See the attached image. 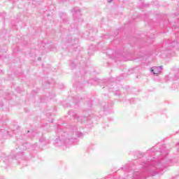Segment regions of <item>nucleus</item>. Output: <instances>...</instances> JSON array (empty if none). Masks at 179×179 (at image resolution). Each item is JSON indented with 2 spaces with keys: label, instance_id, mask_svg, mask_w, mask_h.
<instances>
[{
  "label": "nucleus",
  "instance_id": "obj_1",
  "mask_svg": "<svg viewBox=\"0 0 179 179\" xmlns=\"http://www.w3.org/2000/svg\"><path fill=\"white\" fill-rule=\"evenodd\" d=\"M72 12L73 13V16L76 19V17H78V22H80V20H82L81 16L82 14L80 13V10L79 9V8L76 7L72 10Z\"/></svg>",
  "mask_w": 179,
  "mask_h": 179
},
{
  "label": "nucleus",
  "instance_id": "obj_2",
  "mask_svg": "<svg viewBox=\"0 0 179 179\" xmlns=\"http://www.w3.org/2000/svg\"><path fill=\"white\" fill-rule=\"evenodd\" d=\"M75 118L77 119V121H78V122H85V121L87 120V118L85 116L76 115Z\"/></svg>",
  "mask_w": 179,
  "mask_h": 179
},
{
  "label": "nucleus",
  "instance_id": "obj_3",
  "mask_svg": "<svg viewBox=\"0 0 179 179\" xmlns=\"http://www.w3.org/2000/svg\"><path fill=\"white\" fill-rule=\"evenodd\" d=\"M162 69H163V66H162L158 67H155L154 75H159V73L162 72Z\"/></svg>",
  "mask_w": 179,
  "mask_h": 179
},
{
  "label": "nucleus",
  "instance_id": "obj_4",
  "mask_svg": "<svg viewBox=\"0 0 179 179\" xmlns=\"http://www.w3.org/2000/svg\"><path fill=\"white\" fill-rule=\"evenodd\" d=\"M67 135V139H72L73 138V133H71L70 134H66Z\"/></svg>",
  "mask_w": 179,
  "mask_h": 179
},
{
  "label": "nucleus",
  "instance_id": "obj_5",
  "mask_svg": "<svg viewBox=\"0 0 179 179\" xmlns=\"http://www.w3.org/2000/svg\"><path fill=\"white\" fill-rule=\"evenodd\" d=\"M174 45H176V42L170 43V47H174Z\"/></svg>",
  "mask_w": 179,
  "mask_h": 179
},
{
  "label": "nucleus",
  "instance_id": "obj_6",
  "mask_svg": "<svg viewBox=\"0 0 179 179\" xmlns=\"http://www.w3.org/2000/svg\"><path fill=\"white\" fill-rule=\"evenodd\" d=\"M39 141H40V142H43L44 141H45V138H40Z\"/></svg>",
  "mask_w": 179,
  "mask_h": 179
},
{
  "label": "nucleus",
  "instance_id": "obj_7",
  "mask_svg": "<svg viewBox=\"0 0 179 179\" xmlns=\"http://www.w3.org/2000/svg\"><path fill=\"white\" fill-rule=\"evenodd\" d=\"M150 71H151L152 73H154V72H155V67H154V69H153V68H151Z\"/></svg>",
  "mask_w": 179,
  "mask_h": 179
},
{
  "label": "nucleus",
  "instance_id": "obj_8",
  "mask_svg": "<svg viewBox=\"0 0 179 179\" xmlns=\"http://www.w3.org/2000/svg\"><path fill=\"white\" fill-rule=\"evenodd\" d=\"M80 136H82V134L80 133V134L78 135V138H80Z\"/></svg>",
  "mask_w": 179,
  "mask_h": 179
},
{
  "label": "nucleus",
  "instance_id": "obj_9",
  "mask_svg": "<svg viewBox=\"0 0 179 179\" xmlns=\"http://www.w3.org/2000/svg\"><path fill=\"white\" fill-rule=\"evenodd\" d=\"M166 47H169V43H168V44H166Z\"/></svg>",
  "mask_w": 179,
  "mask_h": 179
},
{
  "label": "nucleus",
  "instance_id": "obj_10",
  "mask_svg": "<svg viewBox=\"0 0 179 179\" xmlns=\"http://www.w3.org/2000/svg\"><path fill=\"white\" fill-rule=\"evenodd\" d=\"M113 0H110L108 2H111Z\"/></svg>",
  "mask_w": 179,
  "mask_h": 179
},
{
  "label": "nucleus",
  "instance_id": "obj_11",
  "mask_svg": "<svg viewBox=\"0 0 179 179\" xmlns=\"http://www.w3.org/2000/svg\"><path fill=\"white\" fill-rule=\"evenodd\" d=\"M64 136H66V134H64Z\"/></svg>",
  "mask_w": 179,
  "mask_h": 179
},
{
  "label": "nucleus",
  "instance_id": "obj_12",
  "mask_svg": "<svg viewBox=\"0 0 179 179\" xmlns=\"http://www.w3.org/2000/svg\"><path fill=\"white\" fill-rule=\"evenodd\" d=\"M38 59L40 60V59H41V58L39 57Z\"/></svg>",
  "mask_w": 179,
  "mask_h": 179
},
{
  "label": "nucleus",
  "instance_id": "obj_13",
  "mask_svg": "<svg viewBox=\"0 0 179 179\" xmlns=\"http://www.w3.org/2000/svg\"><path fill=\"white\" fill-rule=\"evenodd\" d=\"M160 163H163V162H162V161H161V162H160Z\"/></svg>",
  "mask_w": 179,
  "mask_h": 179
},
{
  "label": "nucleus",
  "instance_id": "obj_14",
  "mask_svg": "<svg viewBox=\"0 0 179 179\" xmlns=\"http://www.w3.org/2000/svg\"><path fill=\"white\" fill-rule=\"evenodd\" d=\"M152 176H155V174H152Z\"/></svg>",
  "mask_w": 179,
  "mask_h": 179
}]
</instances>
